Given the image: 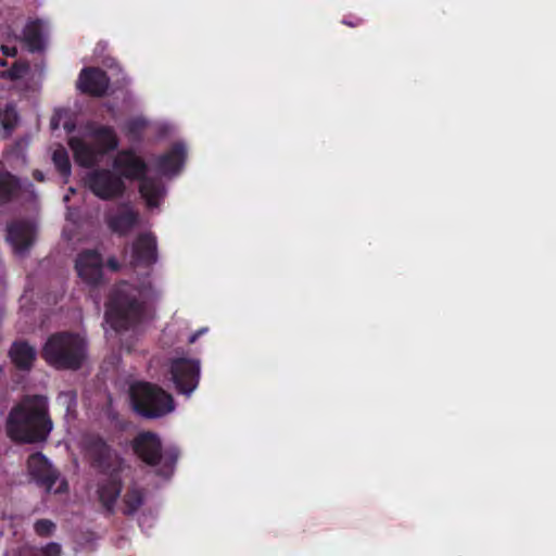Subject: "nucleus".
Returning <instances> with one entry per match:
<instances>
[{
	"mask_svg": "<svg viewBox=\"0 0 556 556\" xmlns=\"http://www.w3.org/2000/svg\"><path fill=\"white\" fill-rule=\"evenodd\" d=\"M157 296V291L146 277L138 286L123 282L113 292L105 312V321L119 332L136 325L142 317L143 305Z\"/></svg>",
	"mask_w": 556,
	"mask_h": 556,
	"instance_id": "obj_3",
	"label": "nucleus"
},
{
	"mask_svg": "<svg viewBox=\"0 0 556 556\" xmlns=\"http://www.w3.org/2000/svg\"><path fill=\"white\" fill-rule=\"evenodd\" d=\"M17 189H20L18 181L9 173L0 170V203L10 200Z\"/></svg>",
	"mask_w": 556,
	"mask_h": 556,
	"instance_id": "obj_21",
	"label": "nucleus"
},
{
	"mask_svg": "<svg viewBox=\"0 0 556 556\" xmlns=\"http://www.w3.org/2000/svg\"><path fill=\"white\" fill-rule=\"evenodd\" d=\"M54 529V523L50 520H39L35 523V530L40 535L50 534Z\"/></svg>",
	"mask_w": 556,
	"mask_h": 556,
	"instance_id": "obj_27",
	"label": "nucleus"
},
{
	"mask_svg": "<svg viewBox=\"0 0 556 556\" xmlns=\"http://www.w3.org/2000/svg\"><path fill=\"white\" fill-rule=\"evenodd\" d=\"M36 236L35 225L30 222H17L8 226L7 240L16 254L25 253Z\"/></svg>",
	"mask_w": 556,
	"mask_h": 556,
	"instance_id": "obj_13",
	"label": "nucleus"
},
{
	"mask_svg": "<svg viewBox=\"0 0 556 556\" xmlns=\"http://www.w3.org/2000/svg\"><path fill=\"white\" fill-rule=\"evenodd\" d=\"M130 399L134 409L148 418L162 417L175 408L170 394L148 382L132 384Z\"/></svg>",
	"mask_w": 556,
	"mask_h": 556,
	"instance_id": "obj_7",
	"label": "nucleus"
},
{
	"mask_svg": "<svg viewBox=\"0 0 556 556\" xmlns=\"http://www.w3.org/2000/svg\"><path fill=\"white\" fill-rule=\"evenodd\" d=\"M124 513L125 514H132L135 513L140 505L142 504V494L137 489H131L129 492H127L124 496Z\"/></svg>",
	"mask_w": 556,
	"mask_h": 556,
	"instance_id": "obj_23",
	"label": "nucleus"
},
{
	"mask_svg": "<svg viewBox=\"0 0 556 556\" xmlns=\"http://www.w3.org/2000/svg\"><path fill=\"white\" fill-rule=\"evenodd\" d=\"M125 349H126L127 351H130L131 346L127 345V346H125Z\"/></svg>",
	"mask_w": 556,
	"mask_h": 556,
	"instance_id": "obj_36",
	"label": "nucleus"
},
{
	"mask_svg": "<svg viewBox=\"0 0 556 556\" xmlns=\"http://www.w3.org/2000/svg\"><path fill=\"white\" fill-rule=\"evenodd\" d=\"M344 23L350 25V26H355V24H353V23H348V22H344Z\"/></svg>",
	"mask_w": 556,
	"mask_h": 556,
	"instance_id": "obj_34",
	"label": "nucleus"
},
{
	"mask_svg": "<svg viewBox=\"0 0 556 556\" xmlns=\"http://www.w3.org/2000/svg\"><path fill=\"white\" fill-rule=\"evenodd\" d=\"M52 161L55 168L60 172V174L65 178H68L72 173V166L67 151L64 147L59 146L53 150Z\"/></svg>",
	"mask_w": 556,
	"mask_h": 556,
	"instance_id": "obj_20",
	"label": "nucleus"
},
{
	"mask_svg": "<svg viewBox=\"0 0 556 556\" xmlns=\"http://www.w3.org/2000/svg\"><path fill=\"white\" fill-rule=\"evenodd\" d=\"M200 337V334L198 332L193 333L190 338H189V342L190 343H193L195 342V340Z\"/></svg>",
	"mask_w": 556,
	"mask_h": 556,
	"instance_id": "obj_30",
	"label": "nucleus"
},
{
	"mask_svg": "<svg viewBox=\"0 0 556 556\" xmlns=\"http://www.w3.org/2000/svg\"><path fill=\"white\" fill-rule=\"evenodd\" d=\"M1 50L4 55L8 56H14L16 54V48L15 47H9V46H1Z\"/></svg>",
	"mask_w": 556,
	"mask_h": 556,
	"instance_id": "obj_28",
	"label": "nucleus"
},
{
	"mask_svg": "<svg viewBox=\"0 0 556 556\" xmlns=\"http://www.w3.org/2000/svg\"><path fill=\"white\" fill-rule=\"evenodd\" d=\"M187 149L182 142L174 144V147L164 155L159 157L156 166L159 172L166 177L178 175L186 161Z\"/></svg>",
	"mask_w": 556,
	"mask_h": 556,
	"instance_id": "obj_15",
	"label": "nucleus"
},
{
	"mask_svg": "<svg viewBox=\"0 0 556 556\" xmlns=\"http://www.w3.org/2000/svg\"><path fill=\"white\" fill-rule=\"evenodd\" d=\"M47 399L41 395L27 396L14 407L8 419V433L21 442L45 441L52 430L47 416Z\"/></svg>",
	"mask_w": 556,
	"mask_h": 556,
	"instance_id": "obj_4",
	"label": "nucleus"
},
{
	"mask_svg": "<svg viewBox=\"0 0 556 556\" xmlns=\"http://www.w3.org/2000/svg\"><path fill=\"white\" fill-rule=\"evenodd\" d=\"M109 266L113 269V270H116L118 268L117 266V262L114 261V260H110L109 261Z\"/></svg>",
	"mask_w": 556,
	"mask_h": 556,
	"instance_id": "obj_29",
	"label": "nucleus"
},
{
	"mask_svg": "<svg viewBox=\"0 0 556 556\" xmlns=\"http://www.w3.org/2000/svg\"><path fill=\"white\" fill-rule=\"evenodd\" d=\"M60 545L56 543H51L41 549H25L23 556H60Z\"/></svg>",
	"mask_w": 556,
	"mask_h": 556,
	"instance_id": "obj_24",
	"label": "nucleus"
},
{
	"mask_svg": "<svg viewBox=\"0 0 556 556\" xmlns=\"http://www.w3.org/2000/svg\"><path fill=\"white\" fill-rule=\"evenodd\" d=\"M147 124L148 123L143 117H135L127 123L126 130L128 134L136 136L147 126Z\"/></svg>",
	"mask_w": 556,
	"mask_h": 556,
	"instance_id": "obj_26",
	"label": "nucleus"
},
{
	"mask_svg": "<svg viewBox=\"0 0 556 556\" xmlns=\"http://www.w3.org/2000/svg\"><path fill=\"white\" fill-rule=\"evenodd\" d=\"M114 77V73L108 77L105 73L98 68H84L79 74L77 88L84 93L100 97L108 90L109 80Z\"/></svg>",
	"mask_w": 556,
	"mask_h": 556,
	"instance_id": "obj_12",
	"label": "nucleus"
},
{
	"mask_svg": "<svg viewBox=\"0 0 556 556\" xmlns=\"http://www.w3.org/2000/svg\"><path fill=\"white\" fill-rule=\"evenodd\" d=\"M68 200H70V194H65V195H64V201H65V202H68Z\"/></svg>",
	"mask_w": 556,
	"mask_h": 556,
	"instance_id": "obj_33",
	"label": "nucleus"
},
{
	"mask_svg": "<svg viewBox=\"0 0 556 556\" xmlns=\"http://www.w3.org/2000/svg\"><path fill=\"white\" fill-rule=\"evenodd\" d=\"M116 79L119 81V78H116ZM121 80H123V81L125 80L124 75L122 76Z\"/></svg>",
	"mask_w": 556,
	"mask_h": 556,
	"instance_id": "obj_35",
	"label": "nucleus"
},
{
	"mask_svg": "<svg viewBox=\"0 0 556 556\" xmlns=\"http://www.w3.org/2000/svg\"><path fill=\"white\" fill-rule=\"evenodd\" d=\"M197 332L201 336L202 333H205V332H206V328H203V329H201V330H199V331H197Z\"/></svg>",
	"mask_w": 556,
	"mask_h": 556,
	"instance_id": "obj_32",
	"label": "nucleus"
},
{
	"mask_svg": "<svg viewBox=\"0 0 556 556\" xmlns=\"http://www.w3.org/2000/svg\"><path fill=\"white\" fill-rule=\"evenodd\" d=\"M110 228L118 233L129 231L137 223V214L128 205L118 207L117 213L108 219Z\"/></svg>",
	"mask_w": 556,
	"mask_h": 556,
	"instance_id": "obj_18",
	"label": "nucleus"
},
{
	"mask_svg": "<svg viewBox=\"0 0 556 556\" xmlns=\"http://www.w3.org/2000/svg\"><path fill=\"white\" fill-rule=\"evenodd\" d=\"M131 258L135 265L144 267L156 262V239L152 233H143L138 237L131 249Z\"/></svg>",
	"mask_w": 556,
	"mask_h": 556,
	"instance_id": "obj_14",
	"label": "nucleus"
},
{
	"mask_svg": "<svg viewBox=\"0 0 556 556\" xmlns=\"http://www.w3.org/2000/svg\"><path fill=\"white\" fill-rule=\"evenodd\" d=\"M3 75H7L13 86L18 89H35L39 85V80H35V74L24 63H14L13 67Z\"/></svg>",
	"mask_w": 556,
	"mask_h": 556,
	"instance_id": "obj_17",
	"label": "nucleus"
},
{
	"mask_svg": "<svg viewBox=\"0 0 556 556\" xmlns=\"http://www.w3.org/2000/svg\"><path fill=\"white\" fill-rule=\"evenodd\" d=\"M29 476L49 493H63L67 490V482L53 468L49 459L41 453H35L27 460Z\"/></svg>",
	"mask_w": 556,
	"mask_h": 556,
	"instance_id": "obj_9",
	"label": "nucleus"
},
{
	"mask_svg": "<svg viewBox=\"0 0 556 556\" xmlns=\"http://www.w3.org/2000/svg\"><path fill=\"white\" fill-rule=\"evenodd\" d=\"M116 72H117V74H119V73L122 74L121 68H116Z\"/></svg>",
	"mask_w": 556,
	"mask_h": 556,
	"instance_id": "obj_37",
	"label": "nucleus"
},
{
	"mask_svg": "<svg viewBox=\"0 0 556 556\" xmlns=\"http://www.w3.org/2000/svg\"><path fill=\"white\" fill-rule=\"evenodd\" d=\"M35 178H36L37 180L42 181V180H43V175H42V173H41V172H35Z\"/></svg>",
	"mask_w": 556,
	"mask_h": 556,
	"instance_id": "obj_31",
	"label": "nucleus"
},
{
	"mask_svg": "<svg viewBox=\"0 0 556 556\" xmlns=\"http://www.w3.org/2000/svg\"><path fill=\"white\" fill-rule=\"evenodd\" d=\"M102 470L98 486L100 502L112 509L121 494L122 459L104 442L98 441L90 450Z\"/></svg>",
	"mask_w": 556,
	"mask_h": 556,
	"instance_id": "obj_6",
	"label": "nucleus"
},
{
	"mask_svg": "<svg viewBox=\"0 0 556 556\" xmlns=\"http://www.w3.org/2000/svg\"><path fill=\"white\" fill-rule=\"evenodd\" d=\"M75 269L81 281L97 286L102 279L103 260L97 251L86 250L77 255Z\"/></svg>",
	"mask_w": 556,
	"mask_h": 556,
	"instance_id": "obj_11",
	"label": "nucleus"
},
{
	"mask_svg": "<svg viewBox=\"0 0 556 556\" xmlns=\"http://www.w3.org/2000/svg\"><path fill=\"white\" fill-rule=\"evenodd\" d=\"M136 454L149 465H161L157 473L167 478L173 473L175 458L164 459L162 456V444L160 438L152 432H142L137 435L132 443Z\"/></svg>",
	"mask_w": 556,
	"mask_h": 556,
	"instance_id": "obj_8",
	"label": "nucleus"
},
{
	"mask_svg": "<svg viewBox=\"0 0 556 556\" xmlns=\"http://www.w3.org/2000/svg\"><path fill=\"white\" fill-rule=\"evenodd\" d=\"M51 128H63L76 164L92 167L115 151L119 144L115 130L94 122L76 125V115L66 109L55 110L50 122Z\"/></svg>",
	"mask_w": 556,
	"mask_h": 556,
	"instance_id": "obj_2",
	"label": "nucleus"
},
{
	"mask_svg": "<svg viewBox=\"0 0 556 556\" xmlns=\"http://www.w3.org/2000/svg\"><path fill=\"white\" fill-rule=\"evenodd\" d=\"M136 179L141 180L139 190L148 207H157L166 194V189L161 181L147 175L146 163L130 150L119 151L113 160L112 168L91 170L86 178V185L98 198L110 200L122 197L127 181Z\"/></svg>",
	"mask_w": 556,
	"mask_h": 556,
	"instance_id": "obj_1",
	"label": "nucleus"
},
{
	"mask_svg": "<svg viewBox=\"0 0 556 556\" xmlns=\"http://www.w3.org/2000/svg\"><path fill=\"white\" fill-rule=\"evenodd\" d=\"M87 356V342L77 333H54L43 345L42 357L58 369H77Z\"/></svg>",
	"mask_w": 556,
	"mask_h": 556,
	"instance_id": "obj_5",
	"label": "nucleus"
},
{
	"mask_svg": "<svg viewBox=\"0 0 556 556\" xmlns=\"http://www.w3.org/2000/svg\"><path fill=\"white\" fill-rule=\"evenodd\" d=\"M10 356L17 367L28 369L36 358V350L26 342H16L10 350Z\"/></svg>",
	"mask_w": 556,
	"mask_h": 556,
	"instance_id": "obj_19",
	"label": "nucleus"
},
{
	"mask_svg": "<svg viewBox=\"0 0 556 556\" xmlns=\"http://www.w3.org/2000/svg\"><path fill=\"white\" fill-rule=\"evenodd\" d=\"M49 34L48 24L41 20L29 22L23 33L24 41L30 51L45 48Z\"/></svg>",
	"mask_w": 556,
	"mask_h": 556,
	"instance_id": "obj_16",
	"label": "nucleus"
},
{
	"mask_svg": "<svg viewBox=\"0 0 556 556\" xmlns=\"http://www.w3.org/2000/svg\"><path fill=\"white\" fill-rule=\"evenodd\" d=\"M17 123V113L15 109L9 104L2 109L0 105V135L8 136Z\"/></svg>",
	"mask_w": 556,
	"mask_h": 556,
	"instance_id": "obj_22",
	"label": "nucleus"
},
{
	"mask_svg": "<svg viewBox=\"0 0 556 556\" xmlns=\"http://www.w3.org/2000/svg\"><path fill=\"white\" fill-rule=\"evenodd\" d=\"M170 375L176 389L189 396L199 383L200 362L193 358H175L170 362Z\"/></svg>",
	"mask_w": 556,
	"mask_h": 556,
	"instance_id": "obj_10",
	"label": "nucleus"
},
{
	"mask_svg": "<svg viewBox=\"0 0 556 556\" xmlns=\"http://www.w3.org/2000/svg\"><path fill=\"white\" fill-rule=\"evenodd\" d=\"M58 403L64 407L66 414H70L76 406V393L74 391H63L58 396Z\"/></svg>",
	"mask_w": 556,
	"mask_h": 556,
	"instance_id": "obj_25",
	"label": "nucleus"
}]
</instances>
